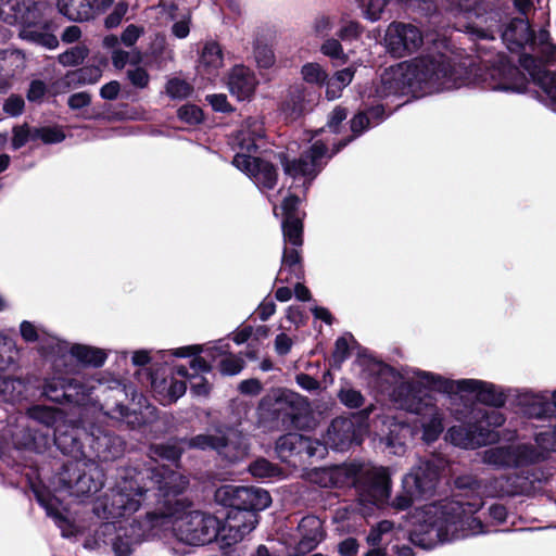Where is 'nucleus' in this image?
<instances>
[{"mask_svg": "<svg viewBox=\"0 0 556 556\" xmlns=\"http://www.w3.org/2000/svg\"><path fill=\"white\" fill-rule=\"evenodd\" d=\"M301 75L307 84L319 87L325 85L328 77L327 71L316 62H308L304 64L301 68Z\"/></svg>", "mask_w": 556, "mask_h": 556, "instance_id": "obj_41", "label": "nucleus"}, {"mask_svg": "<svg viewBox=\"0 0 556 556\" xmlns=\"http://www.w3.org/2000/svg\"><path fill=\"white\" fill-rule=\"evenodd\" d=\"M387 3L388 0H361L363 14L371 22H376L381 18Z\"/></svg>", "mask_w": 556, "mask_h": 556, "instance_id": "obj_49", "label": "nucleus"}, {"mask_svg": "<svg viewBox=\"0 0 556 556\" xmlns=\"http://www.w3.org/2000/svg\"><path fill=\"white\" fill-rule=\"evenodd\" d=\"M280 418L283 424H290L298 429H307L313 424L307 401L288 390L280 389Z\"/></svg>", "mask_w": 556, "mask_h": 556, "instance_id": "obj_21", "label": "nucleus"}, {"mask_svg": "<svg viewBox=\"0 0 556 556\" xmlns=\"http://www.w3.org/2000/svg\"><path fill=\"white\" fill-rule=\"evenodd\" d=\"M54 443L64 454L75 458L84 454L83 445L75 433L60 432L56 428L54 431Z\"/></svg>", "mask_w": 556, "mask_h": 556, "instance_id": "obj_36", "label": "nucleus"}, {"mask_svg": "<svg viewBox=\"0 0 556 556\" xmlns=\"http://www.w3.org/2000/svg\"><path fill=\"white\" fill-rule=\"evenodd\" d=\"M141 59L140 52L129 53L121 49H115L112 53V63L117 70L124 68L127 63L136 65L140 63Z\"/></svg>", "mask_w": 556, "mask_h": 556, "instance_id": "obj_55", "label": "nucleus"}, {"mask_svg": "<svg viewBox=\"0 0 556 556\" xmlns=\"http://www.w3.org/2000/svg\"><path fill=\"white\" fill-rule=\"evenodd\" d=\"M102 478V470L94 462L77 459L63 467L59 482L71 495L80 497L98 492L103 485Z\"/></svg>", "mask_w": 556, "mask_h": 556, "instance_id": "obj_12", "label": "nucleus"}, {"mask_svg": "<svg viewBox=\"0 0 556 556\" xmlns=\"http://www.w3.org/2000/svg\"><path fill=\"white\" fill-rule=\"evenodd\" d=\"M545 479L542 469L528 468L484 480V493L491 497L531 496L541 489Z\"/></svg>", "mask_w": 556, "mask_h": 556, "instance_id": "obj_10", "label": "nucleus"}, {"mask_svg": "<svg viewBox=\"0 0 556 556\" xmlns=\"http://www.w3.org/2000/svg\"><path fill=\"white\" fill-rule=\"evenodd\" d=\"M23 37L48 49H55L59 45L58 38L52 34L40 33L30 28H26L22 33Z\"/></svg>", "mask_w": 556, "mask_h": 556, "instance_id": "obj_51", "label": "nucleus"}, {"mask_svg": "<svg viewBox=\"0 0 556 556\" xmlns=\"http://www.w3.org/2000/svg\"><path fill=\"white\" fill-rule=\"evenodd\" d=\"M37 498L39 503L46 508L47 514L51 517H53L59 527L62 528V523L65 522V519L62 516L61 510L56 506V500L50 496H45L41 493H37Z\"/></svg>", "mask_w": 556, "mask_h": 556, "instance_id": "obj_59", "label": "nucleus"}, {"mask_svg": "<svg viewBox=\"0 0 556 556\" xmlns=\"http://www.w3.org/2000/svg\"><path fill=\"white\" fill-rule=\"evenodd\" d=\"M189 486V479L165 466L141 471L125 469L114 488L99 497L93 511L99 518L119 519L135 514L151 490L157 491L155 508L147 513L143 525H131L130 533L111 539L117 556H128L131 546L150 535L156 528L170 529L173 536L190 546H202L217 538L218 519L201 510H193L191 502L178 497Z\"/></svg>", "mask_w": 556, "mask_h": 556, "instance_id": "obj_1", "label": "nucleus"}, {"mask_svg": "<svg viewBox=\"0 0 556 556\" xmlns=\"http://www.w3.org/2000/svg\"><path fill=\"white\" fill-rule=\"evenodd\" d=\"M305 93L302 87L290 89L287 100L280 105V116L286 121H294L300 117L305 109Z\"/></svg>", "mask_w": 556, "mask_h": 556, "instance_id": "obj_33", "label": "nucleus"}, {"mask_svg": "<svg viewBox=\"0 0 556 556\" xmlns=\"http://www.w3.org/2000/svg\"><path fill=\"white\" fill-rule=\"evenodd\" d=\"M94 387H85L78 380L65 381L61 379H53L46 383L43 394L54 402H61L63 399L67 401H75L80 403L85 396L90 394L91 389Z\"/></svg>", "mask_w": 556, "mask_h": 556, "instance_id": "obj_26", "label": "nucleus"}, {"mask_svg": "<svg viewBox=\"0 0 556 556\" xmlns=\"http://www.w3.org/2000/svg\"><path fill=\"white\" fill-rule=\"evenodd\" d=\"M24 106L25 102L23 98L12 94L5 100L3 111L11 116H18L23 113Z\"/></svg>", "mask_w": 556, "mask_h": 556, "instance_id": "obj_64", "label": "nucleus"}, {"mask_svg": "<svg viewBox=\"0 0 556 556\" xmlns=\"http://www.w3.org/2000/svg\"><path fill=\"white\" fill-rule=\"evenodd\" d=\"M374 410V405H369L354 416L355 420L349 418H336L331 421L325 437L328 446L334 451H346L353 443L359 444L355 424L359 427L367 426L366 421Z\"/></svg>", "mask_w": 556, "mask_h": 556, "instance_id": "obj_15", "label": "nucleus"}, {"mask_svg": "<svg viewBox=\"0 0 556 556\" xmlns=\"http://www.w3.org/2000/svg\"><path fill=\"white\" fill-rule=\"evenodd\" d=\"M394 530V522L390 520H382L374 526L368 535L367 542L372 548H381L380 545L384 542H388L389 535L392 534Z\"/></svg>", "mask_w": 556, "mask_h": 556, "instance_id": "obj_40", "label": "nucleus"}, {"mask_svg": "<svg viewBox=\"0 0 556 556\" xmlns=\"http://www.w3.org/2000/svg\"><path fill=\"white\" fill-rule=\"evenodd\" d=\"M249 471L255 478H269L275 476L276 467L265 458H258L249 466Z\"/></svg>", "mask_w": 556, "mask_h": 556, "instance_id": "obj_56", "label": "nucleus"}, {"mask_svg": "<svg viewBox=\"0 0 556 556\" xmlns=\"http://www.w3.org/2000/svg\"><path fill=\"white\" fill-rule=\"evenodd\" d=\"M428 377L431 379L434 392L448 400L473 395L477 402L494 408L504 407L507 400L513 399L516 389L473 378L451 379L440 374L428 375Z\"/></svg>", "mask_w": 556, "mask_h": 556, "instance_id": "obj_7", "label": "nucleus"}, {"mask_svg": "<svg viewBox=\"0 0 556 556\" xmlns=\"http://www.w3.org/2000/svg\"><path fill=\"white\" fill-rule=\"evenodd\" d=\"M186 447L187 446L184 443V440H181L176 443H167V444L156 445L154 447V452L161 458L176 462L180 458V456H181L182 452L186 450Z\"/></svg>", "mask_w": 556, "mask_h": 556, "instance_id": "obj_45", "label": "nucleus"}, {"mask_svg": "<svg viewBox=\"0 0 556 556\" xmlns=\"http://www.w3.org/2000/svg\"><path fill=\"white\" fill-rule=\"evenodd\" d=\"M64 132L58 127H41L34 128L31 139H40L45 143H58L64 140Z\"/></svg>", "mask_w": 556, "mask_h": 556, "instance_id": "obj_47", "label": "nucleus"}, {"mask_svg": "<svg viewBox=\"0 0 556 556\" xmlns=\"http://www.w3.org/2000/svg\"><path fill=\"white\" fill-rule=\"evenodd\" d=\"M442 469L441 460L431 457L420 459L403 478V488L417 492L421 497L429 496L435 490Z\"/></svg>", "mask_w": 556, "mask_h": 556, "instance_id": "obj_19", "label": "nucleus"}, {"mask_svg": "<svg viewBox=\"0 0 556 556\" xmlns=\"http://www.w3.org/2000/svg\"><path fill=\"white\" fill-rule=\"evenodd\" d=\"M61 14L72 21H88L94 13V0H59Z\"/></svg>", "mask_w": 556, "mask_h": 556, "instance_id": "obj_31", "label": "nucleus"}, {"mask_svg": "<svg viewBox=\"0 0 556 556\" xmlns=\"http://www.w3.org/2000/svg\"><path fill=\"white\" fill-rule=\"evenodd\" d=\"M483 431L484 429L478 426L470 412L465 424L452 426L447 430L446 439L455 446L473 450L486 444Z\"/></svg>", "mask_w": 556, "mask_h": 556, "instance_id": "obj_24", "label": "nucleus"}, {"mask_svg": "<svg viewBox=\"0 0 556 556\" xmlns=\"http://www.w3.org/2000/svg\"><path fill=\"white\" fill-rule=\"evenodd\" d=\"M497 38L507 50L519 55L520 66L528 76L503 54L488 60L479 56V65L472 58L466 56L456 63L465 60L472 62L468 67L470 79L467 85L493 91L529 93L556 113V72L547 70L548 65L556 62V45L552 42L549 33L541 29L536 35L528 17H508L495 40Z\"/></svg>", "mask_w": 556, "mask_h": 556, "instance_id": "obj_3", "label": "nucleus"}, {"mask_svg": "<svg viewBox=\"0 0 556 556\" xmlns=\"http://www.w3.org/2000/svg\"><path fill=\"white\" fill-rule=\"evenodd\" d=\"M338 397L340 402L349 408H359L364 405L365 401L363 394L358 390L350 387L341 388L338 393Z\"/></svg>", "mask_w": 556, "mask_h": 556, "instance_id": "obj_50", "label": "nucleus"}, {"mask_svg": "<svg viewBox=\"0 0 556 556\" xmlns=\"http://www.w3.org/2000/svg\"><path fill=\"white\" fill-rule=\"evenodd\" d=\"M248 127H253L251 131L241 129L238 135V143L242 150L252 151L257 148L255 142L256 138H261L262 134V125L257 122H249Z\"/></svg>", "mask_w": 556, "mask_h": 556, "instance_id": "obj_42", "label": "nucleus"}, {"mask_svg": "<svg viewBox=\"0 0 556 556\" xmlns=\"http://www.w3.org/2000/svg\"><path fill=\"white\" fill-rule=\"evenodd\" d=\"M254 56L260 67L268 68L275 63V52L268 45V37L260 34L254 43Z\"/></svg>", "mask_w": 556, "mask_h": 556, "instance_id": "obj_38", "label": "nucleus"}, {"mask_svg": "<svg viewBox=\"0 0 556 556\" xmlns=\"http://www.w3.org/2000/svg\"><path fill=\"white\" fill-rule=\"evenodd\" d=\"M513 399L516 407L528 418L538 420L554 418L551 393L547 390L516 388Z\"/></svg>", "mask_w": 556, "mask_h": 556, "instance_id": "obj_20", "label": "nucleus"}, {"mask_svg": "<svg viewBox=\"0 0 556 556\" xmlns=\"http://www.w3.org/2000/svg\"><path fill=\"white\" fill-rule=\"evenodd\" d=\"M178 117L190 125L199 124L203 119L202 110L194 104H185L178 112Z\"/></svg>", "mask_w": 556, "mask_h": 556, "instance_id": "obj_58", "label": "nucleus"}, {"mask_svg": "<svg viewBox=\"0 0 556 556\" xmlns=\"http://www.w3.org/2000/svg\"><path fill=\"white\" fill-rule=\"evenodd\" d=\"M422 42L421 31L413 24L393 22L386 30V48L395 58H403L416 52Z\"/></svg>", "mask_w": 556, "mask_h": 556, "instance_id": "obj_17", "label": "nucleus"}, {"mask_svg": "<svg viewBox=\"0 0 556 556\" xmlns=\"http://www.w3.org/2000/svg\"><path fill=\"white\" fill-rule=\"evenodd\" d=\"M420 497L421 496L417 494V492H410V490L403 488V491L394 497L391 505L397 510H405L413 505L415 500Z\"/></svg>", "mask_w": 556, "mask_h": 556, "instance_id": "obj_60", "label": "nucleus"}, {"mask_svg": "<svg viewBox=\"0 0 556 556\" xmlns=\"http://www.w3.org/2000/svg\"><path fill=\"white\" fill-rule=\"evenodd\" d=\"M255 86L254 75L244 66H236L229 75V91L240 101L249 99L254 92Z\"/></svg>", "mask_w": 556, "mask_h": 556, "instance_id": "obj_29", "label": "nucleus"}, {"mask_svg": "<svg viewBox=\"0 0 556 556\" xmlns=\"http://www.w3.org/2000/svg\"><path fill=\"white\" fill-rule=\"evenodd\" d=\"M409 392L408 387H402L396 392L400 409L418 417L420 439L431 444L444 431V412L438 406L437 399L432 394L418 391L415 395H407Z\"/></svg>", "mask_w": 556, "mask_h": 556, "instance_id": "obj_8", "label": "nucleus"}, {"mask_svg": "<svg viewBox=\"0 0 556 556\" xmlns=\"http://www.w3.org/2000/svg\"><path fill=\"white\" fill-rule=\"evenodd\" d=\"M128 4L124 1L118 2L111 14H109L104 21L106 28H114L118 26L127 13Z\"/></svg>", "mask_w": 556, "mask_h": 556, "instance_id": "obj_62", "label": "nucleus"}, {"mask_svg": "<svg viewBox=\"0 0 556 556\" xmlns=\"http://www.w3.org/2000/svg\"><path fill=\"white\" fill-rule=\"evenodd\" d=\"M278 394L274 392L263 397L258 405V417L262 422L275 421L278 418Z\"/></svg>", "mask_w": 556, "mask_h": 556, "instance_id": "obj_43", "label": "nucleus"}, {"mask_svg": "<svg viewBox=\"0 0 556 556\" xmlns=\"http://www.w3.org/2000/svg\"><path fill=\"white\" fill-rule=\"evenodd\" d=\"M27 415L30 419L46 427H56L58 422L64 417L63 413L56 408L39 405L28 408Z\"/></svg>", "mask_w": 556, "mask_h": 556, "instance_id": "obj_35", "label": "nucleus"}, {"mask_svg": "<svg viewBox=\"0 0 556 556\" xmlns=\"http://www.w3.org/2000/svg\"><path fill=\"white\" fill-rule=\"evenodd\" d=\"M482 505L479 497L471 501L445 498L426 505L409 532V540L416 546L432 549L443 543L486 533L482 521L475 516Z\"/></svg>", "mask_w": 556, "mask_h": 556, "instance_id": "obj_5", "label": "nucleus"}, {"mask_svg": "<svg viewBox=\"0 0 556 556\" xmlns=\"http://www.w3.org/2000/svg\"><path fill=\"white\" fill-rule=\"evenodd\" d=\"M192 86L180 78H172L166 84V92L173 99H184L191 94Z\"/></svg>", "mask_w": 556, "mask_h": 556, "instance_id": "obj_48", "label": "nucleus"}, {"mask_svg": "<svg viewBox=\"0 0 556 556\" xmlns=\"http://www.w3.org/2000/svg\"><path fill=\"white\" fill-rule=\"evenodd\" d=\"M470 412L478 426L484 429L486 443L491 440L492 430L502 427L506 421L505 415L497 409L473 407Z\"/></svg>", "mask_w": 556, "mask_h": 556, "instance_id": "obj_32", "label": "nucleus"}, {"mask_svg": "<svg viewBox=\"0 0 556 556\" xmlns=\"http://www.w3.org/2000/svg\"><path fill=\"white\" fill-rule=\"evenodd\" d=\"M372 371L376 375L374 381L376 388L381 393H387L399 408L400 402L396 392L402 387H408L410 392L407 395H415L418 391H434L428 375H438L416 367H404L402 370H396L383 363L376 364Z\"/></svg>", "mask_w": 556, "mask_h": 556, "instance_id": "obj_9", "label": "nucleus"}, {"mask_svg": "<svg viewBox=\"0 0 556 556\" xmlns=\"http://www.w3.org/2000/svg\"><path fill=\"white\" fill-rule=\"evenodd\" d=\"M225 520L229 523L238 526V528L247 534L253 531L258 522L256 513L249 509H238L235 507H230Z\"/></svg>", "mask_w": 556, "mask_h": 556, "instance_id": "obj_34", "label": "nucleus"}, {"mask_svg": "<svg viewBox=\"0 0 556 556\" xmlns=\"http://www.w3.org/2000/svg\"><path fill=\"white\" fill-rule=\"evenodd\" d=\"M71 353L79 362L92 366H101L106 358L102 350L86 345H74L71 349Z\"/></svg>", "mask_w": 556, "mask_h": 556, "instance_id": "obj_39", "label": "nucleus"}, {"mask_svg": "<svg viewBox=\"0 0 556 556\" xmlns=\"http://www.w3.org/2000/svg\"><path fill=\"white\" fill-rule=\"evenodd\" d=\"M127 77L130 80L131 85H134L137 88H146L150 80L148 72L139 66L135 68H129L127 71Z\"/></svg>", "mask_w": 556, "mask_h": 556, "instance_id": "obj_63", "label": "nucleus"}, {"mask_svg": "<svg viewBox=\"0 0 556 556\" xmlns=\"http://www.w3.org/2000/svg\"><path fill=\"white\" fill-rule=\"evenodd\" d=\"M298 531L301 538L296 551L301 554L312 552L324 539L323 523L316 516L303 517L298 525Z\"/></svg>", "mask_w": 556, "mask_h": 556, "instance_id": "obj_28", "label": "nucleus"}, {"mask_svg": "<svg viewBox=\"0 0 556 556\" xmlns=\"http://www.w3.org/2000/svg\"><path fill=\"white\" fill-rule=\"evenodd\" d=\"M456 489L464 491H471L479 493L481 490L484 491V481L479 480L473 475H462L454 481Z\"/></svg>", "mask_w": 556, "mask_h": 556, "instance_id": "obj_57", "label": "nucleus"}, {"mask_svg": "<svg viewBox=\"0 0 556 556\" xmlns=\"http://www.w3.org/2000/svg\"><path fill=\"white\" fill-rule=\"evenodd\" d=\"M470 60L456 63L443 54L415 58L383 71L375 85V97L393 100L405 96L419 98L466 86L470 79Z\"/></svg>", "mask_w": 556, "mask_h": 556, "instance_id": "obj_4", "label": "nucleus"}, {"mask_svg": "<svg viewBox=\"0 0 556 556\" xmlns=\"http://www.w3.org/2000/svg\"><path fill=\"white\" fill-rule=\"evenodd\" d=\"M387 116L383 104H372L359 111L350 122L353 135L333 144V150L330 154L326 143L320 140L315 141L299 157L291 159L289 152L280 153V165L285 173L283 187L287 188V194L280 202V215L282 217L280 229L282 230L285 243L290 245L283 250L280 260V275L288 270L291 278H286V281L296 280L293 291L289 287L280 286V302L291 300L293 294L302 302L311 300L309 290L301 282V279L304 277L301 249L303 245V222L306 216L301 204L306 200L307 191L313 181L334 154L369 128L382 123ZM298 148V143L293 142L287 148V151L294 152Z\"/></svg>", "mask_w": 556, "mask_h": 556, "instance_id": "obj_2", "label": "nucleus"}, {"mask_svg": "<svg viewBox=\"0 0 556 556\" xmlns=\"http://www.w3.org/2000/svg\"><path fill=\"white\" fill-rule=\"evenodd\" d=\"M248 535L243 531H241L238 526L229 523L228 521H224L223 525L218 521V533L217 538L226 545L230 546L243 540V538Z\"/></svg>", "mask_w": 556, "mask_h": 556, "instance_id": "obj_44", "label": "nucleus"}, {"mask_svg": "<svg viewBox=\"0 0 556 556\" xmlns=\"http://www.w3.org/2000/svg\"><path fill=\"white\" fill-rule=\"evenodd\" d=\"M350 341L354 342L352 334H345L336 340L332 358L337 365H341L350 357Z\"/></svg>", "mask_w": 556, "mask_h": 556, "instance_id": "obj_52", "label": "nucleus"}, {"mask_svg": "<svg viewBox=\"0 0 556 556\" xmlns=\"http://www.w3.org/2000/svg\"><path fill=\"white\" fill-rule=\"evenodd\" d=\"M88 54V49L76 46L59 55V62L64 66H75L81 63Z\"/></svg>", "mask_w": 556, "mask_h": 556, "instance_id": "obj_53", "label": "nucleus"}, {"mask_svg": "<svg viewBox=\"0 0 556 556\" xmlns=\"http://www.w3.org/2000/svg\"><path fill=\"white\" fill-rule=\"evenodd\" d=\"M353 483L362 501L380 506L390 496V479L382 467L361 466L354 471Z\"/></svg>", "mask_w": 556, "mask_h": 556, "instance_id": "obj_13", "label": "nucleus"}, {"mask_svg": "<svg viewBox=\"0 0 556 556\" xmlns=\"http://www.w3.org/2000/svg\"><path fill=\"white\" fill-rule=\"evenodd\" d=\"M33 129L25 125L15 126L13 128L12 147L17 150L25 146L31 139Z\"/></svg>", "mask_w": 556, "mask_h": 556, "instance_id": "obj_61", "label": "nucleus"}, {"mask_svg": "<svg viewBox=\"0 0 556 556\" xmlns=\"http://www.w3.org/2000/svg\"><path fill=\"white\" fill-rule=\"evenodd\" d=\"M229 345L224 344L222 341H218L213 346L206 348L204 352L207 357L212 361H215L217 357H220L219 361V370L223 375L233 376L239 374L243 368V361L241 357L232 355L228 352ZM203 351L201 345H191L186 348H180L175 351V355L177 356H188L190 354H198Z\"/></svg>", "mask_w": 556, "mask_h": 556, "instance_id": "obj_22", "label": "nucleus"}, {"mask_svg": "<svg viewBox=\"0 0 556 556\" xmlns=\"http://www.w3.org/2000/svg\"><path fill=\"white\" fill-rule=\"evenodd\" d=\"M446 11L460 15L464 21L457 29L472 40H493L504 21L513 17V9L518 17H528L533 9V0H435Z\"/></svg>", "mask_w": 556, "mask_h": 556, "instance_id": "obj_6", "label": "nucleus"}, {"mask_svg": "<svg viewBox=\"0 0 556 556\" xmlns=\"http://www.w3.org/2000/svg\"><path fill=\"white\" fill-rule=\"evenodd\" d=\"M217 497L229 507L254 513L265 509L271 503V497L266 490L254 486L225 485L218 489Z\"/></svg>", "mask_w": 556, "mask_h": 556, "instance_id": "obj_18", "label": "nucleus"}, {"mask_svg": "<svg viewBox=\"0 0 556 556\" xmlns=\"http://www.w3.org/2000/svg\"><path fill=\"white\" fill-rule=\"evenodd\" d=\"M100 68L87 66L67 73L65 76V84L74 87L77 85L94 84L100 79Z\"/></svg>", "mask_w": 556, "mask_h": 556, "instance_id": "obj_37", "label": "nucleus"}, {"mask_svg": "<svg viewBox=\"0 0 556 556\" xmlns=\"http://www.w3.org/2000/svg\"><path fill=\"white\" fill-rule=\"evenodd\" d=\"M237 439H239L238 434L226 433L222 429H217L215 433H201L189 440H184V443L188 448L214 450L229 462H236L247 453L245 447L241 446Z\"/></svg>", "mask_w": 556, "mask_h": 556, "instance_id": "obj_14", "label": "nucleus"}, {"mask_svg": "<svg viewBox=\"0 0 556 556\" xmlns=\"http://www.w3.org/2000/svg\"><path fill=\"white\" fill-rule=\"evenodd\" d=\"M534 440L541 450L556 452V424L538 432Z\"/></svg>", "mask_w": 556, "mask_h": 556, "instance_id": "obj_54", "label": "nucleus"}, {"mask_svg": "<svg viewBox=\"0 0 556 556\" xmlns=\"http://www.w3.org/2000/svg\"><path fill=\"white\" fill-rule=\"evenodd\" d=\"M90 446L101 462L114 460L124 453V442L122 439L101 428L92 430Z\"/></svg>", "mask_w": 556, "mask_h": 556, "instance_id": "obj_25", "label": "nucleus"}, {"mask_svg": "<svg viewBox=\"0 0 556 556\" xmlns=\"http://www.w3.org/2000/svg\"><path fill=\"white\" fill-rule=\"evenodd\" d=\"M382 430L379 437L380 444L390 454L402 456L406 453L408 445L419 434L418 425L399 420L394 417H384Z\"/></svg>", "mask_w": 556, "mask_h": 556, "instance_id": "obj_16", "label": "nucleus"}, {"mask_svg": "<svg viewBox=\"0 0 556 556\" xmlns=\"http://www.w3.org/2000/svg\"><path fill=\"white\" fill-rule=\"evenodd\" d=\"M328 444L319 440H313L299 433L280 435V454L288 450L291 453L305 452L309 457L323 458L327 453Z\"/></svg>", "mask_w": 556, "mask_h": 556, "instance_id": "obj_27", "label": "nucleus"}, {"mask_svg": "<svg viewBox=\"0 0 556 556\" xmlns=\"http://www.w3.org/2000/svg\"><path fill=\"white\" fill-rule=\"evenodd\" d=\"M320 52L337 61L339 64H344L348 60L346 54L343 52L342 45L334 38L327 39L320 47Z\"/></svg>", "mask_w": 556, "mask_h": 556, "instance_id": "obj_46", "label": "nucleus"}, {"mask_svg": "<svg viewBox=\"0 0 556 556\" xmlns=\"http://www.w3.org/2000/svg\"><path fill=\"white\" fill-rule=\"evenodd\" d=\"M543 458V453L529 443L500 444L484 450L481 455L482 463L495 470L527 467Z\"/></svg>", "mask_w": 556, "mask_h": 556, "instance_id": "obj_11", "label": "nucleus"}, {"mask_svg": "<svg viewBox=\"0 0 556 556\" xmlns=\"http://www.w3.org/2000/svg\"><path fill=\"white\" fill-rule=\"evenodd\" d=\"M224 66V54L220 46L215 41H207L202 48L198 71L207 77L217 76Z\"/></svg>", "mask_w": 556, "mask_h": 556, "instance_id": "obj_30", "label": "nucleus"}, {"mask_svg": "<svg viewBox=\"0 0 556 556\" xmlns=\"http://www.w3.org/2000/svg\"><path fill=\"white\" fill-rule=\"evenodd\" d=\"M233 165L253 177L255 184L263 190H271L276 185V169L273 164L245 154H237Z\"/></svg>", "mask_w": 556, "mask_h": 556, "instance_id": "obj_23", "label": "nucleus"}]
</instances>
